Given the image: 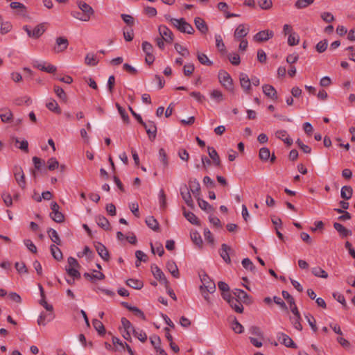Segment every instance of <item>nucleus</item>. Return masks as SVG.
Segmentation results:
<instances>
[{"label": "nucleus", "mask_w": 355, "mask_h": 355, "mask_svg": "<svg viewBox=\"0 0 355 355\" xmlns=\"http://www.w3.org/2000/svg\"><path fill=\"white\" fill-rule=\"evenodd\" d=\"M305 318H306L309 324L310 325L311 329L314 332H316L318 331V327L316 326V321H315V319L314 318V317L311 314H308V315H305Z\"/></svg>", "instance_id": "61"}, {"label": "nucleus", "mask_w": 355, "mask_h": 355, "mask_svg": "<svg viewBox=\"0 0 355 355\" xmlns=\"http://www.w3.org/2000/svg\"><path fill=\"white\" fill-rule=\"evenodd\" d=\"M191 191H189V188L187 185H184L183 187L180 189V194L184 200L185 203L187 205L188 207L193 209L194 207V203L191 198Z\"/></svg>", "instance_id": "14"}, {"label": "nucleus", "mask_w": 355, "mask_h": 355, "mask_svg": "<svg viewBox=\"0 0 355 355\" xmlns=\"http://www.w3.org/2000/svg\"><path fill=\"white\" fill-rule=\"evenodd\" d=\"M315 0H297L295 3V7L297 9H303L311 5Z\"/></svg>", "instance_id": "44"}, {"label": "nucleus", "mask_w": 355, "mask_h": 355, "mask_svg": "<svg viewBox=\"0 0 355 355\" xmlns=\"http://www.w3.org/2000/svg\"><path fill=\"white\" fill-rule=\"evenodd\" d=\"M259 158L264 162H266L268 160V159L270 157V150L268 148L263 147L259 150Z\"/></svg>", "instance_id": "51"}, {"label": "nucleus", "mask_w": 355, "mask_h": 355, "mask_svg": "<svg viewBox=\"0 0 355 355\" xmlns=\"http://www.w3.org/2000/svg\"><path fill=\"white\" fill-rule=\"evenodd\" d=\"M116 107L123 121L126 123H129L130 118L125 109L122 107L118 103H116Z\"/></svg>", "instance_id": "53"}, {"label": "nucleus", "mask_w": 355, "mask_h": 355, "mask_svg": "<svg viewBox=\"0 0 355 355\" xmlns=\"http://www.w3.org/2000/svg\"><path fill=\"white\" fill-rule=\"evenodd\" d=\"M334 227L338 232H339L340 235L342 237H347L348 236L352 235V232L350 230L347 229L342 224H340L339 223H336V222L334 223Z\"/></svg>", "instance_id": "28"}, {"label": "nucleus", "mask_w": 355, "mask_h": 355, "mask_svg": "<svg viewBox=\"0 0 355 355\" xmlns=\"http://www.w3.org/2000/svg\"><path fill=\"white\" fill-rule=\"evenodd\" d=\"M54 92L57 95V96L64 102H66L67 100V96L62 88L58 85L54 86Z\"/></svg>", "instance_id": "45"}, {"label": "nucleus", "mask_w": 355, "mask_h": 355, "mask_svg": "<svg viewBox=\"0 0 355 355\" xmlns=\"http://www.w3.org/2000/svg\"><path fill=\"white\" fill-rule=\"evenodd\" d=\"M230 306L234 309L236 313H242L243 311V306L241 302L234 297L232 301L229 302Z\"/></svg>", "instance_id": "34"}, {"label": "nucleus", "mask_w": 355, "mask_h": 355, "mask_svg": "<svg viewBox=\"0 0 355 355\" xmlns=\"http://www.w3.org/2000/svg\"><path fill=\"white\" fill-rule=\"evenodd\" d=\"M47 233L49 234V238L54 243H55L58 245H61V240L56 230L52 228H49L47 230Z\"/></svg>", "instance_id": "38"}, {"label": "nucleus", "mask_w": 355, "mask_h": 355, "mask_svg": "<svg viewBox=\"0 0 355 355\" xmlns=\"http://www.w3.org/2000/svg\"><path fill=\"white\" fill-rule=\"evenodd\" d=\"M228 59L230 62L235 66H237L241 62L240 56L238 53H233L228 55Z\"/></svg>", "instance_id": "64"}, {"label": "nucleus", "mask_w": 355, "mask_h": 355, "mask_svg": "<svg viewBox=\"0 0 355 355\" xmlns=\"http://www.w3.org/2000/svg\"><path fill=\"white\" fill-rule=\"evenodd\" d=\"M14 176L18 185L22 189H25L26 186L25 175L21 166H15L14 167Z\"/></svg>", "instance_id": "8"}, {"label": "nucleus", "mask_w": 355, "mask_h": 355, "mask_svg": "<svg viewBox=\"0 0 355 355\" xmlns=\"http://www.w3.org/2000/svg\"><path fill=\"white\" fill-rule=\"evenodd\" d=\"M147 226L155 232L159 230V225L157 220L153 216H148L146 219Z\"/></svg>", "instance_id": "32"}, {"label": "nucleus", "mask_w": 355, "mask_h": 355, "mask_svg": "<svg viewBox=\"0 0 355 355\" xmlns=\"http://www.w3.org/2000/svg\"><path fill=\"white\" fill-rule=\"evenodd\" d=\"M166 268L175 278L180 277L178 268L174 261L170 260L166 263Z\"/></svg>", "instance_id": "27"}, {"label": "nucleus", "mask_w": 355, "mask_h": 355, "mask_svg": "<svg viewBox=\"0 0 355 355\" xmlns=\"http://www.w3.org/2000/svg\"><path fill=\"white\" fill-rule=\"evenodd\" d=\"M126 284L135 289H141L144 286V284L141 281L135 279H128L126 281Z\"/></svg>", "instance_id": "42"}, {"label": "nucleus", "mask_w": 355, "mask_h": 355, "mask_svg": "<svg viewBox=\"0 0 355 355\" xmlns=\"http://www.w3.org/2000/svg\"><path fill=\"white\" fill-rule=\"evenodd\" d=\"M85 62L89 66H96L98 63V60L94 53H89L86 55Z\"/></svg>", "instance_id": "40"}, {"label": "nucleus", "mask_w": 355, "mask_h": 355, "mask_svg": "<svg viewBox=\"0 0 355 355\" xmlns=\"http://www.w3.org/2000/svg\"><path fill=\"white\" fill-rule=\"evenodd\" d=\"M183 209V215L188 221L193 225H199L198 219L193 212L187 211L184 208Z\"/></svg>", "instance_id": "35"}, {"label": "nucleus", "mask_w": 355, "mask_h": 355, "mask_svg": "<svg viewBox=\"0 0 355 355\" xmlns=\"http://www.w3.org/2000/svg\"><path fill=\"white\" fill-rule=\"evenodd\" d=\"M159 157L160 161L162 162L164 167H167L168 165V161L166 153L164 148H160L159 150Z\"/></svg>", "instance_id": "63"}, {"label": "nucleus", "mask_w": 355, "mask_h": 355, "mask_svg": "<svg viewBox=\"0 0 355 355\" xmlns=\"http://www.w3.org/2000/svg\"><path fill=\"white\" fill-rule=\"evenodd\" d=\"M152 272L155 279L159 281L160 283H163L165 284L166 287H168L169 285V282L165 277L164 273L162 271V270L157 266H152Z\"/></svg>", "instance_id": "13"}, {"label": "nucleus", "mask_w": 355, "mask_h": 355, "mask_svg": "<svg viewBox=\"0 0 355 355\" xmlns=\"http://www.w3.org/2000/svg\"><path fill=\"white\" fill-rule=\"evenodd\" d=\"M311 272L315 277L324 279L328 277V273L319 266L312 268Z\"/></svg>", "instance_id": "41"}, {"label": "nucleus", "mask_w": 355, "mask_h": 355, "mask_svg": "<svg viewBox=\"0 0 355 355\" xmlns=\"http://www.w3.org/2000/svg\"><path fill=\"white\" fill-rule=\"evenodd\" d=\"M263 94L272 100L277 99V93L275 87L270 85H263L262 87Z\"/></svg>", "instance_id": "22"}, {"label": "nucleus", "mask_w": 355, "mask_h": 355, "mask_svg": "<svg viewBox=\"0 0 355 355\" xmlns=\"http://www.w3.org/2000/svg\"><path fill=\"white\" fill-rule=\"evenodd\" d=\"M175 51L183 57H188L190 55L189 50L178 43L174 44Z\"/></svg>", "instance_id": "47"}, {"label": "nucleus", "mask_w": 355, "mask_h": 355, "mask_svg": "<svg viewBox=\"0 0 355 355\" xmlns=\"http://www.w3.org/2000/svg\"><path fill=\"white\" fill-rule=\"evenodd\" d=\"M96 222L97 225L105 230H110V224L109 220L103 216L99 215L96 216Z\"/></svg>", "instance_id": "29"}, {"label": "nucleus", "mask_w": 355, "mask_h": 355, "mask_svg": "<svg viewBox=\"0 0 355 355\" xmlns=\"http://www.w3.org/2000/svg\"><path fill=\"white\" fill-rule=\"evenodd\" d=\"M198 60L202 64L206 66L212 65L213 62L208 58V57L204 53H198Z\"/></svg>", "instance_id": "59"}, {"label": "nucleus", "mask_w": 355, "mask_h": 355, "mask_svg": "<svg viewBox=\"0 0 355 355\" xmlns=\"http://www.w3.org/2000/svg\"><path fill=\"white\" fill-rule=\"evenodd\" d=\"M56 46L54 47L55 53L62 52L66 50L69 45L68 40L64 37H58L55 40Z\"/></svg>", "instance_id": "18"}, {"label": "nucleus", "mask_w": 355, "mask_h": 355, "mask_svg": "<svg viewBox=\"0 0 355 355\" xmlns=\"http://www.w3.org/2000/svg\"><path fill=\"white\" fill-rule=\"evenodd\" d=\"M198 200V203L199 207L204 211L207 212H212L214 211V207L209 205L206 200L201 199L200 197L196 198Z\"/></svg>", "instance_id": "39"}, {"label": "nucleus", "mask_w": 355, "mask_h": 355, "mask_svg": "<svg viewBox=\"0 0 355 355\" xmlns=\"http://www.w3.org/2000/svg\"><path fill=\"white\" fill-rule=\"evenodd\" d=\"M327 46H328L327 40H323L319 42L316 44L315 49L318 53H321L326 51Z\"/></svg>", "instance_id": "62"}, {"label": "nucleus", "mask_w": 355, "mask_h": 355, "mask_svg": "<svg viewBox=\"0 0 355 355\" xmlns=\"http://www.w3.org/2000/svg\"><path fill=\"white\" fill-rule=\"evenodd\" d=\"M141 125L145 128L146 133L150 141L155 140L157 136V126L153 121H148V122L143 121Z\"/></svg>", "instance_id": "7"}, {"label": "nucleus", "mask_w": 355, "mask_h": 355, "mask_svg": "<svg viewBox=\"0 0 355 355\" xmlns=\"http://www.w3.org/2000/svg\"><path fill=\"white\" fill-rule=\"evenodd\" d=\"M282 294L283 297L290 304L291 312L293 314H298V309L295 304L294 298L289 294L288 291H283Z\"/></svg>", "instance_id": "21"}, {"label": "nucleus", "mask_w": 355, "mask_h": 355, "mask_svg": "<svg viewBox=\"0 0 355 355\" xmlns=\"http://www.w3.org/2000/svg\"><path fill=\"white\" fill-rule=\"evenodd\" d=\"M240 85L244 92L247 94H251V82L248 76L244 73L239 75Z\"/></svg>", "instance_id": "11"}, {"label": "nucleus", "mask_w": 355, "mask_h": 355, "mask_svg": "<svg viewBox=\"0 0 355 355\" xmlns=\"http://www.w3.org/2000/svg\"><path fill=\"white\" fill-rule=\"evenodd\" d=\"M10 6L12 9H19L21 14L24 15L26 12V7L19 2H11Z\"/></svg>", "instance_id": "58"}, {"label": "nucleus", "mask_w": 355, "mask_h": 355, "mask_svg": "<svg viewBox=\"0 0 355 355\" xmlns=\"http://www.w3.org/2000/svg\"><path fill=\"white\" fill-rule=\"evenodd\" d=\"M150 340L156 352L158 351L159 349L162 348L160 346L161 339L159 336L157 335H153L152 336L150 337Z\"/></svg>", "instance_id": "55"}, {"label": "nucleus", "mask_w": 355, "mask_h": 355, "mask_svg": "<svg viewBox=\"0 0 355 355\" xmlns=\"http://www.w3.org/2000/svg\"><path fill=\"white\" fill-rule=\"evenodd\" d=\"M0 33L2 35H5L9 33L12 28V25L10 21H3L2 20L1 23H0Z\"/></svg>", "instance_id": "48"}, {"label": "nucleus", "mask_w": 355, "mask_h": 355, "mask_svg": "<svg viewBox=\"0 0 355 355\" xmlns=\"http://www.w3.org/2000/svg\"><path fill=\"white\" fill-rule=\"evenodd\" d=\"M158 31L161 37H162L166 42L171 43L173 41V34L167 26L160 25L158 28Z\"/></svg>", "instance_id": "10"}, {"label": "nucleus", "mask_w": 355, "mask_h": 355, "mask_svg": "<svg viewBox=\"0 0 355 355\" xmlns=\"http://www.w3.org/2000/svg\"><path fill=\"white\" fill-rule=\"evenodd\" d=\"M51 209L52 211L50 213V217L55 222L60 223H62L64 220V216L62 212L59 211L60 206L56 202H51Z\"/></svg>", "instance_id": "6"}, {"label": "nucleus", "mask_w": 355, "mask_h": 355, "mask_svg": "<svg viewBox=\"0 0 355 355\" xmlns=\"http://www.w3.org/2000/svg\"><path fill=\"white\" fill-rule=\"evenodd\" d=\"M202 282L203 284V288L205 291H207L209 293H213L216 291V285L215 283L211 280H209V277L205 275L202 279Z\"/></svg>", "instance_id": "26"}, {"label": "nucleus", "mask_w": 355, "mask_h": 355, "mask_svg": "<svg viewBox=\"0 0 355 355\" xmlns=\"http://www.w3.org/2000/svg\"><path fill=\"white\" fill-rule=\"evenodd\" d=\"M232 329L236 334H241L243 331V325L236 320V318H234L232 323Z\"/></svg>", "instance_id": "57"}, {"label": "nucleus", "mask_w": 355, "mask_h": 355, "mask_svg": "<svg viewBox=\"0 0 355 355\" xmlns=\"http://www.w3.org/2000/svg\"><path fill=\"white\" fill-rule=\"evenodd\" d=\"M277 338L278 340L284 346L292 349L297 348V345L294 343L292 338L289 337L288 335L285 334L284 333H278L277 335Z\"/></svg>", "instance_id": "9"}, {"label": "nucleus", "mask_w": 355, "mask_h": 355, "mask_svg": "<svg viewBox=\"0 0 355 355\" xmlns=\"http://www.w3.org/2000/svg\"><path fill=\"white\" fill-rule=\"evenodd\" d=\"M232 293L236 297V299H238L239 300H241L243 303H245V304L251 303V300L250 298V296L245 291H244L241 289L235 288L232 291Z\"/></svg>", "instance_id": "19"}, {"label": "nucleus", "mask_w": 355, "mask_h": 355, "mask_svg": "<svg viewBox=\"0 0 355 355\" xmlns=\"http://www.w3.org/2000/svg\"><path fill=\"white\" fill-rule=\"evenodd\" d=\"M55 318V315L53 313V311L46 313H41L38 319H37V324L39 325H43L45 326L46 324L51 320H53Z\"/></svg>", "instance_id": "20"}, {"label": "nucleus", "mask_w": 355, "mask_h": 355, "mask_svg": "<svg viewBox=\"0 0 355 355\" xmlns=\"http://www.w3.org/2000/svg\"><path fill=\"white\" fill-rule=\"evenodd\" d=\"M353 194V189L350 186H343L341 188L340 196L342 198L347 200H349Z\"/></svg>", "instance_id": "33"}, {"label": "nucleus", "mask_w": 355, "mask_h": 355, "mask_svg": "<svg viewBox=\"0 0 355 355\" xmlns=\"http://www.w3.org/2000/svg\"><path fill=\"white\" fill-rule=\"evenodd\" d=\"M211 98L214 99L216 103H219L223 101V95L220 90L214 89L210 93Z\"/></svg>", "instance_id": "54"}, {"label": "nucleus", "mask_w": 355, "mask_h": 355, "mask_svg": "<svg viewBox=\"0 0 355 355\" xmlns=\"http://www.w3.org/2000/svg\"><path fill=\"white\" fill-rule=\"evenodd\" d=\"M231 250L230 247L227 244H222L220 251V255L222 259L227 263H230L231 260L228 252Z\"/></svg>", "instance_id": "31"}, {"label": "nucleus", "mask_w": 355, "mask_h": 355, "mask_svg": "<svg viewBox=\"0 0 355 355\" xmlns=\"http://www.w3.org/2000/svg\"><path fill=\"white\" fill-rule=\"evenodd\" d=\"M165 18L171 21L173 26L181 33L193 34L195 32L193 26L189 23L187 22L184 18L174 19L171 17L170 15H165Z\"/></svg>", "instance_id": "1"}, {"label": "nucleus", "mask_w": 355, "mask_h": 355, "mask_svg": "<svg viewBox=\"0 0 355 355\" xmlns=\"http://www.w3.org/2000/svg\"><path fill=\"white\" fill-rule=\"evenodd\" d=\"M194 24L196 27V28L202 33V34H206L208 31V26L207 25L206 22L204 19H202L200 17H196L194 19Z\"/></svg>", "instance_id": "23"}, {"label": "nucleus", "mask_w": 355, "mask_h": 355, "mask_svg": "<svg viewBox=\"0 0 355 355\" xmlns=\"http://www.w3.org/2000/svg\"><path fill=\"white\" fill-rule=\"evenodd\" d=\"M46 106L49 110H51L56 114L61 113V110H60L58 103L54 99L51 98L49 101V102L46 103Z\"/></svg>", "instance_id": "37"}, {"label": "nucleus", "mask_w": 355, "mask_h": 355, "mask_svg": "<svg viewBox=\"0 0 355 355\" xmlns=\"http://www.w3.org/2000/svg\"><path fill=\"white\" fill-rule=\"evenodd\" d=\"M51 253L53 257L57 261H61L62 259V253L60 249L55 245L52 244L50 246Z\"/></svg>", "instance_id": "36"}, {"label": "nucleus", "mask_w": 355, "mask_h": 355, "mask_svg": "<svg viewBox=\"0 0 355 355\" xmlns=\"http://www.w3.org/2000/svg\"><path fill=\"white\" fill-rule=\"evenodd\" d=\"M190 236H191V239L192 241L196 245H198V247H201L202 246V240L200 234L198 232H196V231L191 232V234H190Z\"/></svg>", "instance_id": "46"}, {"label": "nucleus", "mask_w": 355, "mask_h": 355, "mask_svg": "<svg viewBox=\"0 0 355 355\" xmlns=\"http://www.w3.org/2000/svg\"><path fill=\"white\" fill-rule=\"evenodd\" d=\"M77 6L80 10L87 17L88 19H91V17L94 15V10L92 6L83 1H78Z\"/></svg>", "instance_id": "12"}, {"label": "nucleus", "mask_w": 355, "mask_h": 355, "mask_svg": "<svg viewBox=\"0 0 355 355\" xmlns=\"http://www.w3.org/2000/svg\"><path fill=\"white\" fill-rule=\"evenodd\" d=\"M188 183L189 191L192 192L196 198H198L200 195V185L198 180L196 178H191Z\"/></svg>", "instance_id": "15"}, {"label": "nucleus", "mask_w": 355, "mask_h": 355, "mask_svg": "<svg viewBox=\"0 0 355 355\" xmlns=\"http://www.w3.org/2000/svg\"><path fill=\"white\" fill-rule=\"evenodd\" d=\"M274 36V33L270 30H264L259 31L254 36V40L257 42H265L272 38Z\"/></svg>", "instance_id": "17"}, {"label": "nucleus", "mask_w": 355, "mask_h": 355, "mask_svg": "<svg viewBox=\"0 0 355 355\" xmlns=\"http://www.w3.org/2000/svg\"><path fill=\"white\" fill-rule=\"evenodd\" d=\"M132 332L141 342L144 343L146 341L147 335L143 330L134 329Z\"/></svg>", "instance_id": "49"}, {"label": "nucleus", "mask_w": 355, "mask_h": 355, "mask_svg": "<svg viewBox=\"0 0 355 355\" xmlns=\"http://www.w3.org/2000/svg\"><path fill=\"white\" fill-rule=\"evenodd\" d=\"M47 28V23L43 22L37 25L33 30H31L30 26L25 25L23 29L26 32L29 37L37 39L40 37Z\"/></svg>", "instance_id": "2"}, {"label": "nucleus", "mask_w": 355, "mask_h": 355, "mask_svg": "<svg viewBox=\"0 0 355 355\" xmlns=\"http://www.w3.org/2000/svg\"><path fill=\"white\" fill-rule=\"evenodd\" d=\"M216 46L220 52H225V46L220 35H215Z\"/></svg>", "instance_id": "60"}, {"label": "nucleus", "mask_w": 355, "mask_h": 355, "mask_svg": "<svg viewBox=\"0 0 355 355\" xmlns=\"http://www.w3.org/2000/svg\"><path fill=\"white\" fill-rule=\"evenodd\" d=\"M67 262L68 266L66 267V271L68 275L72 277L73 279L80 278V273L77 270V268L80 267L77 260L72 257H69L68 258Z\"/></svg>", "instance_id": "3"}, {"label": "nucleus", "mask_w": 355, "mask_h": 355, "mask_svg": "<svg viewBox=\"0 0 355 355\" xmlns=\"http://www.w3.org/2000/svg\"><path fill=\"white\" fill-rule=\"evenodd\" d=\"M142 50L146 54L145 62L148 65H150L155 61V56L153 55L154 49L153 45L148 42L144 41L141 44Z\"/></svg>", "instance_id": "5"}, {"label": "nucleus", "mask_w": 355, "mask_h": 355, "mask_svg": "<svg viewBox=\"0 0 355 355\" xmlns=\"http://www.w3.org/2000/svg\"><path fill=\"white\" fill-rule=\"evenodd\" d=\"M94 329L98 331V334L102 336L105 334V329L103 324L97 319H94L92 321Z\"/></svg>", "instance_id": "43"}, {"label": "nucleus", "mask_w": 355, "mask_h": 355, "mask_svg": "<svg viewBox=\"0 0 355 355\" xmlns=\"http://www.w3.org/2000/svg\"><path fill=\"white\" fill-rule=\"evenodd\" d=\"M249 32V28H246L244 24H239L234 31V38L240 40L245 37Z\"/></svg>", "instance_id": "24"}, {"label": "nucleus", "mask_w": 355, "mask_h": 355, "mask_svg": "<svg viewBox=\"0 0 355 355\" xmlns=\"http://www.w3.org/2000/svg\"><path fill=\"white\" fill-rule=\"evenodd\" d=\"M295 317L291 318V322L293 324V326L295 329H297L298 331L302 330V326L300 323V313L298 311V314H294Z\"/></svg>", "instance_id": "50"}, {"label": "nucleus", "mask_w": 355, "mask_h": 355, "mask_svg": "<svg viewBox=\"0 0 355 355\" xmlns=\"http://www.w3.org/2000/svg\"><path fill=\"white\" fill-rule=\"evenodd\" d=\"M207 151L209 156L213 160L214 165L219 166L220 165V159L216 149L214 147L208 146Z\"/></svg>", "instance_id": "30"}, {"label": "nucleus", "mask_w": 355, "mask_h": 355, "mask_svg": "<svg viewBox=\"0 0 355 355\" xmlns=\"http://www.w3.org/2000/svg\"><path fill=\"white\" fill-rule=\"evenodd\" d=\"M71 15L73 17L82 21H89L90 20L80 10H73L71 11Z\"/></svg>", "instance_id": "56"}, {"label": "nucleus", "mask_w": 355, "mask_h": 355, "mask_svg": "<svg viewBox=\"0 0 355 355\" xmlns=\"http://www.w3.org/2000/svg\"><path fill=\"white\" fill-rule=\"evenodd\" d=\"M12 117V114L10 110H0V118L3 122H9Z\"/></svg>", "instance_id": "52"}, {"label": "nucleus", "mask_w": 355, "mask_h": 355, "mask_svg": "<svg viewBox=\"0 0 355 355\" xmlns=\"http://www.w3.org/2000/svg\"><path fill=\"white\" fill-rule=\"evenodd\" d=\"M275 136L277 138L283 141L288 146L293 144V139L289 137L287 132L284 130H279L275 132Z\"/></svg>", "instance_id": "25"}, {"label": "nucleus", "mask_w": 355, "mask_h": 355, "mask_svg": "<svg viewBox=\"0 0 355 355\" xmlns=\"http://www.w3.org/2000/svg\"><path fill=\"white\" fill-rule=\"evenodd\" d=\"M94 247L98 255L105 261H109L110 254L106 247L100 242H95Z\"/></svg>", "instance_id": "16"}, {"label": "nucleus", "mask_w": 355, "mask_h": 355, "mask_svg": "<svg viewBox=\"0 0 355 355\" xmlns=\"http://www.w3.org/2000/svg\"><path fill=\"white\" fill-rule=\"evenodd\" d=\"M218 80L221 85L227 90L232 91L234 89L233 80L230 75L224 70L218 72Z\"/></svg>", "instance_id": "4"}]
</instances>
